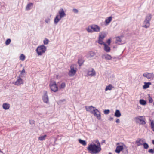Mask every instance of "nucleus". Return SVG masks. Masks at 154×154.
<instances>
[{
    "mask_svg": "<svg viewBox=\"0 0 154 154\" xmlns=\"http://www.w3.org/2000/svg\"><path fill=\"white\" fill-rule=\"evenodd\" d=\"M116 122L119 123L120 122V120L119 119H117L116 120Z\"/></svg>",
    "mask_w": 154,
    "mask_h": 154,
    "instance_id": "obj_50",
    "label": "nucleus"
},
{
    "mask_svg": "<svg viewBox=\"0 0 154 154\" xmlns=\"http://www.w3.org/2000/svg\"><path fill=\"white\" fill-rule=\"evenodd\" d=\"M148 99H149V103H152L153 100L152 99V97L150 96V94H148Z\"/></svg>",
    "mask_w": 154,
    "mask_h": 154,
    "instance_id": "obj_35",
    "label": "nucleus"
},
{
    "mask_svg": "<svg viewBox=\"0 0 154 154\" xmlns=\"http://www.w3.org/2000/svg\"><path fill=\"white\" fill-rule=\"evenodd\" d=\"M98 43L100 45H104V44H105V42H104L103 41V40L100 39L98 38Z\"/></svg>",
    "mask_w": 154,
    "mask_h": 154,
    "instance_id": "obj_36",
    "label": "nucleus"
},
{
    "mask_svg": "<svg viewBox=\"0 0 154 154\" xmlns=\"http://www.w3.org/2000/svg\"><path fill=\"white\" fill-rule=\"evenodd\" d=\"M152 17V16L151 14L149 13L145 17V19L143 23V27L146 28H147L150 26V21Z\"/></svg>",
    "mask_w": 154,
    "mask_h": 154,
    "instance_id": "obj_3",
    "label": "nucleus"
},
{
    "mask_svg": "<svg viewBox=\"0 0 154 154\" xmlns=\"http://www.w3.org/2000/svg\"><path fill=\"white\" fill-rule=\"evenodd\" d=\"M61 18L59 17V15H57L54 19V23L57 24L59 21L61 19Z\"/></svg>",
    "mask_w": 154,
    "mask_h": 154,
    "instance_id": "obj_21",
    "label": "nucleus"
},
{
    "mask_svg": "<svg viewBox=\"0 0 154 154\" xmlns=\"http://www.w3.org/2000/svg\"><path fill=\"white\" fill-rule=\"evenodd\" d=\"M111 42V39H108L106 41L107 43L109 45H110Z\"/></svg>",
    "mask_w": 154,
    "mask_h": 154,
    "instance_id": "obj_47",
    "label": "nucleus"
},
{
    "mask_svg": "<svg viewBox=\"0 0 154 154\" xmlns=\"http://www.w3.org/2000/svg\"><path fill=\"white\" fill-rule=\"evenodd\" d=\"M66 84L64 82H63L61 84L60 88V89H64L65 87Z\"/></svg>",
    "mask_w": 154,
    "mask_h": 154,
    "instance_id": "obj_34",
    "label": "nucleus"
},
{
    "mask_svg": "<svg viewBox=\"0 0 154 154\" xmlns=\"http://www.w3.org/2000/svg\"><path fill=\"white\" fill-rule=\"evenodd\" d=\"M18 79L15 83V84L17 85H19L21 84H23V80L20 77V76L18 77Z\"/></svg>",
    "mask_w": 154,
    "mask_h": 154,
    "instance_id": "obj_13",
    "label": "nucleus"
},
{
    "mask_svg": "<svg viewBox=\"0 0 154 154\" xmlns=\"http://www.w3.org/2000/svg\"><path fill=\"white\" fill-rule=\"evenodd\" d=\"M143 75L148 79L154 78V74L153 73L146 72L143 74Z\"/></svg>",
    "mask_w": 154,
    "mask_h": 154,
    "instance_id": "obj_11",
    "label": "nucleus"
},
{
    "mask_svg": "<svg viewBox=\"0 0 154 154\" xmlns=\"http://www.w3.org/2000/svg\"><path fill=\"white\" fill-rule=\"evenodd\" d=\"M72 11L75 13H77L78 12V11L76 8H74L72 9Z\"/></svg>",
    "mask_w": 154,
    "mask_h": 154,
    "instance_id": "obj_45",
    "label": "nucleus"
},
{
    "mask_svg": "<svg viewBox=\"0 0 154 154\" xmlns=\"http://www.w3.org/2000/svg\"><path fill=\"white\" fill-rule=\"evenodd\" d=\"M29 123L31 125L33 124L34 123V121L32 120H30Z\"/></svg>",
    "mask_w": 154,
    "mask_h": 154,
    "instance_id": "obj_46",
    "label": "nucleus"
},
{
    "mask_svg": "<svg viewBox=\"0 0 154 154\" xmlns=\"http://www.w3.org/2000/svg\"><path fill=\"white\" fill-rule=\"evenodd\" d=\"M86 30L89 33H92L94 32H99L100 31V28L97 25L93 24L89 26L86 29Z\"/></svg>",
    "mask_w": 154,
    "mask_h": 154,
    "instance_id": "obj_2",
    "label": "nucleus"
},
{
    "mask_svg": "<svg viewBox=\"0 0 154 154\" xmlns=\"http://www.w3.org/2000/svg\"><path fill=\"white\" fill-rule=\"evenodd\" d=\"M143 146L144 148L145 149H147L149 147L148 144L146 142L143 143Z\"/></svg>",
    "mask_w": 154,
    "mask_h": 154,
    "instance_id": "obj_33",
    "label": "nucleus"
},
{
    "mask_svg": "<svg viewBox=\"0 0 154 154\" xmlns=\"http://www.w3.org/2000/svg\"><path fill=\"white\" fill-rule=\"evenodd\" d=\"M112 17L111 16H110L105 20V23L106 25H108L109 24L110 22L112 21Z\"/></svg>",
    "mask_w": 154,
    "mask_h": 154,
    "instance_id": "obj_25",
    "label": "nucleus"
},
{
    "mask_svg": "<svg viewBox=\"0 0 154 154\" xmlns=\"http://www.w3.org/2000/svg\"><path fill=\"white\" fill-rule=\"evenodd\" d=\"M153 105H154V103H153Z\"/></svg>",
    "mask_w": 154,
    "mask_h": 154,
    "instance_id": "obj_55",
    "label": "nucleus"
},
{
    "mask_svg": "<svg viewBox=\"0 0 154 154\" xmlns=\"http://www.w3.org/2000/svg\"><path fill=\"white\" fill-rule=\"evenodd\" d=\"M106 35V34L105 32H102L100 34L98 38L103 40Z\"/></svg>",
    "mask_w": 154,
    "mask_h": 154,
    "instance_id": "obj_16",
    "label": "nucleus"
},
{
    "mask_svg": "<svg viewBox=\"0 0 154 154\" xmlns=\"http://www.w3.org/2000/svg\"><path fill=\"white\" fill-rule=\"evenodd\" d=\"M11 40L10 38L7 39L5 41V44L6 45H8L11 42Z\"/></svg>",
    "mask_w": 154,
    "mask_h": 154,
    "instance_id": "obj_37",
    "label": "nucleus"
},
{
    "mask_svg": "<svg viewBox=\"0 0 154 154\" xmlns=\"http://www.w3.org/2000/svg\"><path fill=\"white\" fill-rule=\"evenodd\" d=\"M124 148H125L124 150V151L125 150V152H124V153H128V150L127 147L125 145H124V146L122 145L117 146L116 147L115 152L116 153L119 154L120 153L121 151H122Z\"/></svg>",
    "mask_w": 154,
    "mask_h": 154,
    "instance_id": "obj_6",
    "label": "nucleus"
},
{
    "mask_svg": "<svg viewBox=\"0 0 154 154\" xmlns=\"http://www.w3.org/2000/svg\"><path fill=\"white\" fill-rule=\"evenodd\" d=\"M140 104L143 105H145L146 104V102L143 99H140L139 101Z\"/></svg>",
    "mask_w": 154,
    "mask_h": 154,
    "instance_id": "obj_27",
    "label": "nucleus"
},
{
    "mask_svg": "<svg viewBox=\"0 0 154 154\" xmlns=\"http://www.w3.org/2000/svg\"><path fill=\"white\" fill-rule=\"evenodd\" d=\"M148 152L149 153H151V154H153V153H154V149H150L149 150Z\"/></svg>",
    "mask_w": 154,
    "mask_h": 154,
    "instance_id": "obj_43",
    "label": "nucleus"
},
{
    "mask_svg": "<svg viewBox=\"0 0 154 154\" xmlns=\"http://www.w3.org/2000/svg\"><path fill=\"white\" fill-rule=\"evenodd\" d=\"M105 140H103L102 141V142L101 143H105Z\"/></svg>",
    "mask_w": 154,
    "mask_h": 154,
    "instance_id": "obj_52",
    "label": "nucleus"
},
{
    "mask_svg": "<svg viewBox=\"0 0 154 154\" xmlns=\"http://www.w3.org/2000/svg\"><path fill=\"white\" fill-rule=\"evenodd\" d=\"M103 112L105 114H108L110 113V110L109 109L105 110H104Z\"/></svg>",
    "mask_w": 154,
    "mask_h": 154,
    "instance_id": "obj_38",
    "label": "nucleus"
},
{
    "mask_svg": "<svg viewBox=\"0 0 154 154\" xmlns=\"http://www.w3.org/2000/svg\"><path fill=\"white\" fill-rule=\"evenodd\" d=\"M141 140L139 139L138 140H137L135 141V143L138 146L143 145V144L140 141Z\"/></svg>",
    "mask_w": 154,
    "mask_h": 154,
    "instance_id": "obj_30",
    "label": "nucleus"
},
{
    "mask_svg": "<svg viewBox=\"0 0 154 154\" xmlns=\"http://www.w3.org/2000/svg\"><path fill=\"white\" fill-rule=\"evenodd\" d=\"M33 3H29L27 4L26 7V10H29L31 9V7H32Z\"/></svg>",
    "mask_w": 154,
    "mask_h": 154,
    "instance_id": "obj_23",
    "label": "nucleus"
},
{
    "mask_svg": "<svg viewBox=\"0 0 154 154\" xmlns=\"http://www.w3.org/2000/svg\"><path fill=\"white\" fill-rule=\"evenodd\" d=\"M65 101V99H63V100H62V102H63Z\"/></svg>",
    "mask_w": 154,
    "mask_h": 154,
    "instance_id": "obj_54",
    "label": "nucleus"
},
{
    "mask_svg": "<svg viewBox=\"0 0 154 154\" xmlns=\"http://www.w3.org/2000/svg\"><path fill=\"white\" fill-rule=\"evenodd\" d=\"M25 58V56L23 54H21L20 57V59L22 61H23Z\"/></svg>",
    "mask_w": 154,
    "mask_h": 154,
    "instance_id": "obj_32",
    "label": "nucleus"
},
{
    "mask_svg": "<svg viewBox=\"0 0 154 154\" xmlns=\"http://www.w3.org/2000/svg\"><path fill=\"white\" fill-rule=\"evenodd\" d=\"M21 72V74L22 75H23L25 74L26 72L24 69L23 68L22 70L20 71Z\"/></svg>",
    "mask_w": 154,
    "mask_h": 154,
    "instance_id": "obj_44",
    "label": "nucleus"
},
{
    "mask_svg": "<svg viewBox=\"0 0 154 154\" xmlns=\"http://www.w3.org/2000/svg\"><path fill=\"white\" fill-rule=\"evenodd\" d=\"M134 120L136 123H139L140 125H144L146 123L144 116H138L134 118Z\"/></svg>",
    "mask_w": 154,
    "mask_h": 154,
    "instance_id": "obj_4",
    "label": "nucleus"
},
{
    "mask_svg": "<svg viewBox=\"0 0 154 154\" xmlns=\"http://www.w3.org/2000/svg\"><path fill=\"white\" fill-rule=\"evenodd\" d=\"M2 107L4 109L7 110L9 109L10 105L9 104L6 103L3 104Z\"/></svg>",
    "mask_w": 154,
    "mask_h": 154,
    "instance_id": "obj_22",
    "label": "nucleus"
},
{
    "mask_svg": "<svg viewBox=\"0 0 154 154\" xmlns=\"http://www.w3.org/2000/svg\"><path fill=\"white\" fill-rule=\"evenodd\" d=\"M49 42V40L47 38H45V40H44L43 41L44 44L45 45H47L48 44V42Z\"/></svg>",
    "mask_w": 154,
    "mask_h": 154,
    "instance_id": "obj_39",
    "label": "nucleus"
},
{
    "mask_svg": "<svg viewBox=\"0 0 154 154\" xmlns=\"http://www.w3.org/2000/svg\"><path fill=\"white\" fill-rule=\"evenodd\" d=\"M102 58H105L106 60H110L112 59V57L110 55L106 54L102 55Z\"/></svg>",
    "mask_w": 154,
    "mask_h": 154,
    "instance_id": "obj_17",
    "label": "nucleus"
},
{
    "mask_svg": "<svg viewBox=\"0 0 154 154\" xmlns=\"http://www.w3.org/2000/svg\"><path fill=\"white\" fill-rule=\"evenodd\" d=\"M87 149L91 154H97L99 153L101 150V146L97 145L95 143H91L89 144Z\"/></svg>",
    "mask_w": 154,
    "mask_h": 154,
    "instance_id": "obj_1",
    "label": "nucleus"
},
{
    "mask_svg": "<svg viewBox=\"0 0 154 154\" xmlns=\"http://www.w3.org/2000/svg\"><path fill=\"white\" fill-rule=\"evenodd\" d=\"M95 142L97 143V145H99V146H101L100 143L99 142L98 140H96Z\"/></svg>",
    "mask_w": 154,
    "mask_h": 154,
    "instance_id": "obj_48",
    "label": "nucleus"
},
{
    "mask_svg": "<svg viewBox=\"0 0 154 154\" xmlns=\"http://www.w3.org/2000/svg\"><path fill=\"white\" fill-rule=\"evenodd\" d=\"M103 45L104 46V49L105 51L107 53L109 52L111 50L110 47L106 43Z\"/></svg>",
    "mask_w": 154,
    "mask_h": 154,
    "instance_id": "obj_19",
    "label": "nucleus"
},
{
    "mask_svg": "<svg viewBox=\"0 0 154 154\" xmlns=\"http://www.w3.org/2000/svg\"><path fill=\"white\" fill-rule=\"evenodd\" d=\"M46 50V47L43 45L37 47L36 51L38 55H41Z\"/></svg>",
    "mask_w": 154,
    "mask_h": 154,
    "instance_id": "obj_5",
    "label": "nucleus"
},
{
    "mask_svg": "<svg viewBox=\"0 0 154 154\" xmlns=\"http://www.w3.org/2000/svg\"><path fill=\"white\" fill-rule=\"evenodd\" d=\"M151 84V83L150 82H144V85L143 86V88L145 89L148 88Z\"/></svg>",
    "mask_w": 154,
    "mask_h": 154,
    "instance_id": "obj_18",
    "label": "nucleus"
},
{
    "mask_svg": "<svg viewBox=\"0 0 154 154\" xmlns=\"http://www.w3.org/2000/svg\"><path fill=\"white\" fill-rule=\"evenodd\" d=\"M152 143L153 145H154V140H152Z\"/></svg>",
    "mask_w": 154,
    "mask_h": 154,
    "instance_id": "obj_53",
    "label": "nucleus"
},
{
    "mask_svg": "<svg viewBox=\"0 0 154 154\" xmlns=\"http://www.w3.org/2000/svg\"><path fill=\"white\" fill-rule=\"evenodd\" d=\"M121 41L122 39L120 37L118 36L116 38V41L117 42H120Z\"/></svg>",
    "mask_w": 154,
    "mask_h": 154,
    "instance_id": "obj_41",
    "label": "nucleus"
},
{
    "mask_svg": "<svg viewBox=\"0 0 154 154\" xmlns=\"http://www.w3.org/2000/svg\"><path fill=\"white\" fill-rule=\"evenodd\" d=\"M42 100L45 103H48L49 102V98L47 95V92L46 91H44V95L42 97Z\"/></svg>",
    "mask_w": 154,
    "mask_h": 154,
    "instance_id": "obj_9",
    "label": "nucleus"
},
{
    "mask_svg": "<svg viewBox=\"0 0 154 154\" xmlns=\"http://www.w3.org/2000/svg\"><path fill=\"white\" fill-rule=\"evenodd\" d=\"M70 69L69 75L70 76H73L75 75L76 72V66L75 65H72L70 66Z\"/></svg>",
    "mask_w": 154,
    "mask_h": 154,
    "instance_id": "obj_8",
    "label": "nucleus"
},
{
    "mask_svg": "<svg viewBox=\"0 0 154 154\" xmlns=\"http://www.w3.org/2000/svg\"><path fill=\"white\" fill-rule=\"evenodd\" d=\"M151 121V124H150V126L151 128H152L154 127V121L152 120L151 121V120H150Z\"/></svg>",
    "mask_w": 154,
    "mask_h": 154,
    "instance_id": "obj_40",
    "label": "nucleus"
},
{
    "mask_svg": "<svg viewBox=\"0 0 154 154\" xmlns=\"http://www.w3.org/2000/svg\"><path fill=\"white\" fill-rule=\"evenodd\" d=\"M95 109V111L92 114L96 117L98 119L100 120L101 119L100 112L97 109Z\"/></svg>",
    "mask_w": 154,
    "mask_h": 154,
    "instance_id": "obj_10",
    "label": "nucleus"
},
{
    "mask_svg": "<svg viewBox=\"0 0 154 154\" xmlns=\"http://www.w3.org/2000/svg\"><path fill=\"white\" fill-rule=\"evenodd\" d=\"M50 18L48 17L47 19H45V21L46 23L49 24L50 22Z\"/></svg>",
    "mask_w": 154,
    "mask_h": 154,
    "instance_id": "obj_42",
    "label": "nucleus"
},
{
    "mask_svg": "<svg viewBox=\"0 0 154 154\" xmlns=\"http://www.w3.org/2000/svg\"><path fill=\"white\" fill-rule=\"evenodd\" d=\"M85 109L87 111L91 113L92 114L95 111V109H96V108L93 107L92 106H85Z\"/></svg>",
    "mask_w": 154,
    "mask_h": 154,
    "instance_id": "obj_12",
    "label": "nucleus"
},
{
    "mask_svg": "<svg viewBox=\"0 0 154 154\" xmlns=\"http://www.w3.org/2000/svg\"><path fill=\"white\" fill-rule=\"evenodd\" d=\"M95 53L92 51L89 52L87 54V56L88 57L91 58L94 56Z\"/></svg>",
    "mask_w": 154,
    "mask_h": 154,
    "instance_id": "obj_20",
    "label": "nucleus"
},
{
    "mask_svg": "<svg viewBox=\"0 0 154 154\" xmlns=\"http://www.w3.org/2000/svg\"><path fill=\"white\" fill-rule=\"evenodd\" d=\"M46 137H47V135H45L42 136H40L38 137V139L39 140H40L41 141H43L45 139V138Z\"/></svg>",
    "mask_w": 154,
    "mask_h": 154,
    "instance_id": "obj_29",
    "label": "nucleus"
},
{
    "mask_svg": "<svg viewBox=\"0 0 154 154\" xmlns=\"http://www.w3.org/2000/svg\"><path fill=\"white\" fill-rule=\"evenodd\" d=\"M113 88V87L112 85H111L109 84V85L106 87L105 88V90L106 91H107L108 90H111L112 89V88Z\"/></svg>",
    "mask_w": 154,
    "mask_h": 154,
    "instance_id": "obj_31",
    "label": "nucleus"
},
{
    "mask_svg": "<svg viewBox=\"0 0 154 154\" xmlns=\"http://www.w3.org/2000/svg\"><path fill=\"white\" fill-rule=\"evenodd\" d=\"M84 60L82 58H79L78 63L79 66H81L83 63Z\"/></svg>",
    "mask_w": 154,
    "mask_h": 154,
    "instance_id": "obj_26",
    "label": "nucleus"
},
{
    "mask_svg": "<svg viewBox=\"0 0 154 154\" xmlns=\"http://www.w3.org/2000/svg\"><path fill=\"white\" fill-rule=\"evenodd\" d=\"M79 142L81 144L83 145L84 146H85L86 144V143L85 141L82 140L81 139H79Z\"/></svg>",
    "mask_w": 154,
    "mask_h": 154,
    "instance_id": "obj_28",
    "label": "nucleus"
},
{
    "mask_svg": "<svg viewBox=\"0 0 154 154\" xmlns=\"http://www.w3.org/2000/svg\"><path fill=\"white\" fill-rule=\"evenodd\" d=\"M140 140H140V141L141 142V143H143L145 142V140H144V139H140Z\"/></svg>",
    "mask_w": 154,
    "mask_h": 154,
    "instance_id": "obj_49",
    "label": "nucleus"
},
{
    "mask_svg": "<svg viewBox=\"0 0 154 154\" xmlns=\"http://www.w3.org/2000/svg\"><path fill=\"white\" fill-rule=\"evenodd\" d=\"M91 69V70L88 71V75L91 76H94L96 75L95 72L93 68H92Z\"/></svg>",
    "mask_w": 154,
    "mask_h": 154,
    "instance_id": "obj_15",
    "label": "nucleus"
},
{
    "mask_svg": "<svg viewBox=\"0 0 154 154\" xmlns=\"http://www.w3.org/2000/svg\"><path fill=\"white\" fill-rule=\"evenodd\" d=\"M113 120V118L112 117H110L109 119V121H112Z\"/></svg>",
    "mask_w": 154,
    "mask_h": 154,
    "instance_id": "obj_51",
    "label": "nucleus"
},
{
    "mask_svg": "<svg viewBox=\"0 0 154 154\" xmlns=\"http://www.w3.org/2000/svg\"><path fill=\"white\" fill-rule=\"evenodd\" d=\"M121 115L120 111L117 109L116 110L114 114V116L117 117H119Z\"/></svg>",
    "mask_w": 154,
    "mask_h": 154,
    "instance_id": "obj_24",
    "label": "nucleus"
},
{
    "mask_svg": "<svg viewBox=\"0 0 154 154\" xmlns=\"http://www.w3.org/2000/svg\"><path fill=\"white\" fill-rule=\"evenodd\" d=\"M58 13L59 14V15H59V17L61 18L65 16L66 15L63 9L62 8L60 9L58 11Z\"/></svg>",
    "mask_w": 154,
    "mask_h": 154,
    "instance_id": "obj_14",
    "label": "nucleus"
},
{
    "mask_svg": "<svg viewBox=\"0 0 154 154\" xmlns=\"http://www.w3.org/2000/svg\"><path fill=\"white\" fill-rule=\"evenodd\" d=\"M49 86L51 91L54 92H56L57 91L58 88L55 82H51L49 84Z\"/></svg>",
    "mask_w": 154,
    "mask_h": 154,
    "instance_id": "obj_7",
    "label": "nucleus"
}]
</instances>
